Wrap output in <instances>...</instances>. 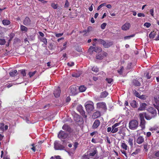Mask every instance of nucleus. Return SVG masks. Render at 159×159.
<instances>
[{"mask_svg":"<svg viewBox=\"0 0 159 159\" xmlns=\"http://www.w3.org/2000/svg\"><path fill=\"white\" fill-rule=\"evenodd\" d=\"M139 126L138 121L135 119H132L130 120L129 124V129L131 130L136 129Z\"/></svg>","mask_w":159,"mask_h":159,"instance_id":"obj_1","label":"nucleus"},{"mask_svg":"<svg viewBox=\"0 0 159 159\" xmlns=\"http://www.w3.org/2000/svg\"><path fill=\"white\" fill-rule=\"evenodd\" d=\"M98 42H99L100 44H102L105 48H109L113 45V42H112L108 41L106 42L102 39H98Z\"/></svg>","mask_w":159,"mask_h":159,"instance_id":"obj_2","label":"nucleus"},{"mask_svg":"<svg viewBox=\"0 0 159 159\" xmlns=\"http://www.w3.org/2000/svg\"><path fill=\"white\" fill-rule=\"evenodd\" d=\"M85 107L86 110L88 113L91 112L94 109V103L93 102L91 101L86 102Z\"/></svg>","mask_w":159,"mask_h":159,"instance_id":"obj_3","label":"nucleus"},{"mask_svg":"<svg viewBox=\"0 0 159 159\" xmlns=\"http://www.w3.org/2000/svg\"><path fill=\"white\" fill-rule=\"evenodd\" d=\"M96 105L97 108L98 109L106 111L107 109L106 104L105 102H99L97 103Z\"/></svg>","mask_w":159,"mask_h":159,"instance_id":"obj_4","label":"nucleus"},{"mask_svg":"<svg viewBox=\"0 0 159 159\" xmlns=\"http://www.w3.org/2000/svg\"><path fill=\"white\" fill-rule=\"evenodd\" d=\"M139 117L140 120V126L141 128V130L143 129L145 127L146 121L144 119V116L143 114H139Z\"/></svg>","mask_w":159,"mask_h":159,"instance_id":"obj_5","label":"nucleus"},{"mask_svg":"<svg viewBox=\"0 0 159 159\" xmlns=\"http://www.w3.org/2000/svg\"><path fill=\"white\" fill-rule=\"evenodd\" d=\"M77 110L83 117L85 118H87V116L85 115V112L83 110V107L81 105H78L77 107Z\"/></svg>","mask_w":159,"mask_h":159,"instance_id":"obj_6","label":"nucleus"},{"mask_svg":"<svg viewBox=\"0 0 159 159\" xmlns=\"http://www.w3.org/2000/svg\"><path fill=\"white\" fill-rule=\"evenodd\" d=\"M148 111L153 117H155L157 116V111L155 109L152 107H150L148 109Z\"/></svg>","mask_w":159,"mask_h":159,"instance_id":"obj_7","label":"nucleus"},{"mask_svg":"<svg viewBox=\"0 0 159 159\" xmlns=\"http://www.w3.org/2000/svg\"><path fill=\"white\" fill-rule=\"evenodd\" d=\"M54 148L57 150H63L65 147L62 145L58 143L56 141L54 143Z\"/></svg>","mask_w":159,"mask_h":159,"instance_id":"obj_8","label":"nucleus"},{"mask_svg":"<svg viewBox=\"0 0 159 159\" xmlns=\"http://www.w3.org/2000/svg\"><path fill=\"white\" fill-rule=\"evenodd\" d=\"M68 136L67 134L62 130H61L58 135V137L61 139H65L67 138Z\"/></svg>","mask_w":159,"mask_h":159,"instance_id":"obj_9","label":"nucleus"},{"mask_svg":"<svg viewBox=\"0 0 159 159\" xmlns=\"http://www.w3.org/2000/svg\"><path fill=\"white\" fill-rule=\"evenodd\" d=\"M120 124V123H115L112 126V130L111 133H115L117 132L118 130V128L116 127L117 126H119Z\"/></svg>","mask_w":159,"mask_h":159,"instance_id":"obj_10","label":"nucleus"},{"mask_svg":"<svg viewBox=\"0 0 159 159\" xmlns=\"http://www.w3.org/2000/svg\"><path fill=\"white\" fill-rule=\"evenodd\" d=\"M74 119L75 122L77 123H79L81 120H82V118L81 116L78 114H75L74 116Z\"/></svg>","mask_w":159,"mask_h":159,"instance_id":"obj_11","label":"nucleus"},{"mask_svg":"<svg viewBox=\"0 0 159 159\" xmlns=\"http://www.w3.org/2000/svg\"><path fill=\"white\" fill-rule=\"evenodd\" d=\"M130 26L131 25L129 23L126 22L122 26L121 29L123 30H127L129 29Z\"/></svg>","mask_w":159,"mask_h":159,"instance_id":"obj_12","label":"nucleus"},{"mask_svg":"<svg viewBox=\"0 0 159 159\" xmlns=\"http://www.w3.org/2000/svg\"><path fill=\"white\" fill-rule=\"evenodd\" d=\"M31 23V21L30 18L28 17H26L23 21L24 24L26 26L30 25Z\"/></svg>","mask_w":159,"mask_h":159,"instance_id":"obj_13","label":"nucleus"},{"mask_svg":"<svg viewBox=\"0 0 159 159\" xmlns=\"http://www.w3.org/2000/svg\"><path fill=\"white\" fill-rule=\"evenodd\" d=\"M61 91L60 88L58 87L56 89H55L54 91V94L56 98H58L59 97Z\"/></svg>","mask_w":159,"mask_h":159,"instance_id":"obj_14","label":"nucleus"},{"mask_svg":"<svg viewBox=\"0 0 159 159\" xmlns=\"http://www.w3.org/2000/svg\"><path fill=\"white\" fill-rule=\"evenodd\" d=\"M100 121L99 120H96L92 125V128L93 129H96L100 125Z\"/></svg>","mask_w":159,"mask_h":159,"instance_id":"obj_15","label":"nucleus"},{"mask_svg":"<svg viewBox=\"0 0 159 159\" xmlns=\"http://www.w3.org/2000/svg\"><path fill=\"white\" fill-rule=\"evenodd\" d=\"M69 90L70 93L72 95H75L77 93L75 88H74L73 87L71 86L69 88Z\"/></svg>","mask_w":159,"mask_h":159,"instance_id":"obj_16","label":"nucleus"},{"mask_svg":"<svg viewBox=\"0 0 159 159\" xmlns=\"http://www.w3.org/2000/svg\"><path fill=\"white\" fill-rule=\"evenodd\" d=\"M144 142V138L141 136H139L136 140V142L139 144L142 143Z\"/></svg>","mask_w":159,"mask_h":159,"instance_id":"obj_17","label":"nucleus"},{"mask_svg":"<svg viewBox=\"0 0 159 159\" xmlns=\"http://www.w3.org/2000/svg\"><path fill=\"white\" fill-rule=\"evenodd\" d=\"M100 112L98 111H97L93 113L92 115V117L94 119H96L100 117Z\"/></svg>","mask_w":159,"mask_h":159,"instance_id":"obj_18","label":"nucleus"},{"mask_svg":"<svg viewBox=\"0 0 159 159\" xmlns=\"http://www.w3.org/2000/svg\"><path fill=\"white\" fill-rule=\"evenodd\" d=\"M139 114H143V116H144V117H145L146 119L147 120H150L152 119V118H154V117H153L152 115L150 116L148 114H147L146 113H140Z\"/></svg>","mask_w":159,"mask_h":159,"instance_id":"obj_19","label":"nucleus"},{"mask_svg":"<svg viewBox=\"0 0 159 159\" xmlns=\"http://www.w3.org/2000/svg\"><path fill=\"white\" fill-rule=\"evenodd\" d=\"M62 128L63 129L68 132H70L71 130L69 126L66 124H64L62 126Z\"/></svg>","mask_w":159,"mask_h":159,"instance_id":"obj_20","label":"nucleus"},{"mask_svg":"<svg viewBox=\"0 0 159 159\" xmlns=\"http://www.w3.org/2000/svg\"><path fill=\"white\" fill-rule=\"evenodd\" d=\"M132 83L134 85L136 86H139L141 85L140 83L136 79H134L133 80Z\"/></svg>","mask_w":159,"mask_h":159,"instance_id":"obj_21","label":"nucleus"},{"mask_svg":"<svg viewBox=\"0 0 159 159\" xmlns=\"http://www.w3.org/2000/svg\"><path fill=\"white\" fill-rule=\"evenodd\" d=\"M17 74V71L16 70H12L9 73L10 76L11 77H13Z\"/></svg>","mask_w":159,"mask_h":159,"instance_id":"obj_22","label":"nucleus"},{"mask_svg":"<svg viewBox=\"0 0 159 159\" xmlns=\"http://www.w3.org/2000/svg\"><path fill=\"white\" fill-rule=\"evenodd\" d=\"M152 74V72L150 71H147L145 74L144 75L146 77V78L149 79H150L151 77V74Z\"/></svg>","mask_w":159,"mask_h":159,"instance_id":"obj_23","label":"nucleus"},{"mask_svg":"<svg viewBox=\"0 0 159 159\" xmlns=\"http://www.w3.org/2000/svg\"><path fill=\"white\" fill-rule=\"evenodd\" d=\"M130 105L133 108L137 107L138 105L135 100L132 101L130 103Z\"/></svg>","mask_w":159,"mask_h":159,"instance_id":"obj_24","label":"nucleus"},{"mask_svg":"<svg viewBox=\"0 0 159 159\" xmlns=\"http://www.w3.org/2000/svg\"><path fill=\"white\" fill-rule=\"evenodd\" d=\"M146 106V104L145 103H142L140 105L139 107L138 108V110L142 111L144 110Z\"/></svg>","mask_w":159,"mask_h":159,"instance_id":"obj_25","label":"nucleus"},{"mask_svg":"<svg viewBox=\"0 0 159 159\" xmlns=\"http://www.w3.org/2000/svg\"><path fill=\"white\" fill-rule=\"evenodd\" d=\"M79 89L80 92H83L85 91L86 88L84 85H81L79 87Z\"/></svg>","mask_w":159,"mask_h":159,"instance_id":"obj_26","label":"nucleus"},{"mask_svg":"<svg viewBox=\"0 0 159 159\" xmlns=\"http://www.w3.org/2000/svg\"><path fill=\"white\" fill-rule=\"evenodd\" d=\"M108 95V93L107 92L104 91L101 93L100 97L102 98H106Z\"/></svg>","mask_w":159,"mask_h":159,"instance_id":"obj_27","label":"nucleus"},{"mask_svg":"<svg viewBox=\"0 0 159 159\" xmlns=\"http://www.w3.org/2000/svg\"><path fill=\"white\" fill-rule=\"evenodd\" d=\"M156 35V32L154 31H152L149 35L150 39H153Z\"/></svg>","mask_w":159,"mask_h":159,"instance_id":"obj_28","label":"nucleus"},{"mask_svg":"<svg viewBox=\"0 0 159 159\" xmlns=\"http://www.w3.org/2000/svg\"><path fill=\"white\" fill-rule=\"evenodd\" d=\"M2 23L4 25H8L10 24V21L8 20H3L2 21Z\"/></svg>","mask_w":159,"mask_h":159,"instance_id":"obj_29","label":"nucleus"},{"mask_svg":"<svg viewBox=\"0 0 159 159\" xmlns=\"http://www.w3.org/2000/svg\"><path fill=\"white\" fill-rule=\"evenodd\" d=\"M121 147L125 150H127L128 146L127 144L125 143H123L121 144Z\"/></svg>","mask_w":159,"mask_h":159,"instance_id":"obj_30","label":"nucleus"},{"mask_svg":"<svg viewBox=\"0 0 159 159\" xmlns=\"http://www.w3.org/2000/svg\"><path fill=\"white\" fill-rule=\"evenodd\" d=\"M128 142L129 144V145L131 147H133V138H129L128 140Z\"/></svg>","mask_w":159,"mask_h":159,"instance_id":"obj_31","label":"nucleus"},{"mask_svg":"<svg viewBox=\"0 0 159 159\" xmlns=\"http://www.w3.org/2000/svg\"><path fill=\"white\" fill-rule=\"evenodd\" d=\"M98 152L97 151L96 149H95L92 152H90L89 153V156L94 157L95 155Z\"/></svg>","mask_w":159,"mask_h":159,"instance_id":"obj_32","label":"nucleus"},{"mask_svg":"<svg viewBox=\"0 0 159 159\" xmlns=\"http://www.w3.org/2000/svg\"><path fill=\"white\" fill-rule=\"evenodd\" d=\"M20 28V30L22 31L27 32L28 30L27 28L23 25H21Z\"/></svg>","mask_w":159,"mask_h":159,"instance_id":"obj_33","label":"nucleus"},{"mask_svg":"<svg viewBox=\"0 0 159 159\" xmlns=\"http://www.w3.org/2000/svg\"><path fill=\"white\" fill-rule=\"evenodd\" d=\"M6 43L5 39H0V45H4Z\"/></svg>","mask_w":159,"mask_h":159,"instance_id":"obj_34","label":"nucleus"},{"mask_svg":"<svg viewBox=\"0 0 159 159\" xmlns=\"http://www.w3.org/2000/svg\"><path fill=\"white\" fill-rule=\"evenodd\" d=\"M135 95L137 97L139 98H142V96H144V95H140L139 93L137 92L136 91H135L134 93Z\"/></svg>","mask_w":159,"mask_h":159,"instance_id":"obj_35","label":"nucleus"},{"mask_svg":"<svg viewBox=\"0 0 159 159\" xmlns=\"http://www.w3.org/2000/svg\"><path fill=\"white\" fill-rule=\"evenodd\" d=\"M81 159H90V158L88 154H84L81 157Z\"/></svg>","mask_w":159,"mask_h":159,"instance_id":"obj_36","label":"nucleus"},{"mask_svg":"<svg viewBox=\"0 0 159 159\" xmlns=\"http://www.w3.org/2000/svg\"><path fill=\"white\" fill-rule=\"evenodd\" d=\"M140 151V149H136L134 152H133L131 154V155L134 156V155H136Z\"/></svg>","mask_w":159,"mask_h":159,"instance_id":"obj_37","label":"nucleus"},{"mask_svg":"<svg viewBox=\"0 0 159 159\" xmlns=\"http://www.w3.org/2000/svg\"><path fill=\"white\" fill-rule=\"evenodd\" d=\"M37 71L35 70L33 72H30L28 73V75L30 78H31L36 73Z\"/></svg>","mask_w":159,"mask_h":159,"instance_id":"obj_38","label":"nucleus"},{"mask_svg":"<svg viewBox=\"0 0 159 159\" xmlns=\"http://www.w3.org/2000/svg\"><path fill=\"white\" fill-rule=\"evenodd\" d=\"M51 6L54 9H57L58 7V4H55V3H52Z\"/></svg>","mask_w":159,"mask_h":159,"instance_id":"obj_39","label":"nucleus"},{"mask_svg":"<svg viewBox=\"0 0 159 159\" xmlns=\"http://www.w3.org/2000/svg\"><path fill=\"white\" fill-rule=\"evenodd\" d=\"M96 58L97 59L102 60L103 58V56L101 54H99L96 56Z\"/></svg>","mask_w":159,"mask_h":159,"instance_id":"obj_40","label":"nucleus"},{"mask_svg":"<svg viewBox=\"0 0 159 159\" xmlns=\"http://www.w3.org/2000/svg\"><path fill=\"white\" fill-rule=\"evenodd\" d=\"M20 73L22 75L23 77H24L26 76V73L25 70L23 69L22 70H20Z\"/></svg>","mask_w":159,"mask_h":159,"instance_id":"obj_41","label":"nucleus"},{"mask_svg":"<svg viewBox=\"0 0 159 159\" xmlns=\"http://www.w3.org/2000/svg\"><path fill=\"white\" fill-rule=\"evenodd\" d=\"M134 34H132L130 35L126 36L124 37V39L125 40L129 39L131 38L134 37Z\"/></svg>","mask_w":159,"mask_h":159,"instance_id":"obj_42","label":"nucleus"},{"mask_svg":"<svg viewBox=\"0 0 159 159\" xmlns=\"http://www.w3.org/2000/svg\"><path fill=\"white\" fill-rule=\"evenodd\" d=\"M92 70L95 72H97L99 71L98 68L95 66H93L92 68Z\"/></svg>","mask_w":159,"mask_h":159,"instance_id":"obj_43","label":"nucleus"},{"mask_svg":"<svg viewBox=\"0 0 159 159\" xmlns=\"http://www.w3.org/2000/svg\"><path fill=\"white\" fill-rule=\"evenodd\" d=\"M151 25V24L149 22L145 23L143 25L144 26L146 27L147 28L149 27Z\"/></svg>","mask_w":159,"mask_h":159,"instance_id":"obj_44","label":"nucleus"},{"mask_svg":"<svg viewBox=\"0 0 159 159\" xmlns=\"http://www.w3.org/2000/svg\"><path fill=\"white\" fill-rule=\"evenodd\" d=\"M93 30V28L92 26H89L87 30V32H89Z\"/></svg>","mask_w":159,"mask_h":159,"instance_id":"obj_45","label":"nucleus"},{"mask_svg":"<svg viewBox=\"0 0 159 159\" xmlns=\"http://www.w3.org/2000/svg\"><path fill=\"white\" fill-rule=\"evenodd\" d=\"M107 23H103L101 25V28L102 29L104 30L105 29L106 26L107 25Z\"/></svg>","mask_w":159,"mask_h":159,"instance_id":"obj_46","label":"nucleus"},{"mask_svg":"<svg viewBox=\"0 0 159 159\" xmlns=\"http://www.w3.org/2000/svg\"><path fill=\"white\" fill-rule=\"evenodd\" d=\"M41 41L43 42L46 45L47 43V39L45 38H42L41 39Z\"/></svg>","mask_w":159,"mask_h":159,"instance_id":"obj_47","label":"nucleus"},{"mask_svg":"<svg viewBox=\"0 0 159 159\" xmlns=\"http://www.w3.org/2000/svg\"><path fill=\"white\" fill-rule=\"evenodd\" d=\"M106 80L109 84H111L113 81V79L111 78H106Z\"/></svg>","mask_w":159,"mask_h":159,"instance_id":"obj_48","label":"nucleus"},{"mask_svg":"<svg viewBox=\"0 0 159 159\" xmlns=\"http://www.w3.org/2000/svg\"><path fill=\"white\" fill-rule=\"evenodd\" d=\"M69 6V3L67 0H66L64 5V7L67 8Z\"/></svg>","mask_w":159,"mask_h":159,"instance_id":"obj_49","label":"nucleus"},{"mask_svg":"<svg viewBox=\"0 0 159 159\" xmlns=\"http://www.w3.org/2000/svg\"><path fill=\"white\" fill-rule=\"evenodd\" d=\"M16 84H14L12 83H10L7 84V87L8 88H10V87H11L13 85H15Z\"/></svg>","mask_w":159,"mask_h":159,"instance_id":"obj_50","label":"nucleus"},{"mask_svg":"<svg viewBox=\"0 0 159 159\" xmlns=\"http://www.w3.org/2000/svg\"><path fill=\"white\" fill-rule=\"evenodd\" d=\"M138 16L139 17H144L145 16V15L143 13H138L137 14Z\"/></svg>","mask_w":159,"mask_h":159,"instance_id":"obj_51","label":"nucleus"},{"mask_svg":"<svg viewBox=\"0 0 159 159\" xmlns=\"http://www.w3.org/2000/svg\"><path fill=\"white\" fill-rule=\"evenodd\" d=\"M31 146L32 147L31 148V149L33 150V151L34 152H35L36 151L35 148L34 146V143H33L31 144Z\"/></svg>","mask_w":159,"mask_h":159,"instance_id":"obj_52","label":"nucleus"},{"mask_svg":"<svg viewBox=\"0 0 159 159\" xmlns=\"http://www.w3.org/2000/svg\"><path fill=\"white\" fill-rule=\"evenodd\" d=\"M75 49L76 50H77V51L79 52H82V48L80 47H79L78 46L76 47Z\"/></svg>","mask_w":159,"mask_h":159,"instance_id":"obj_53","label":"nucleus"},{"mask_svg":"<svg viewBox=\"0 0 159 159\" xmlns=\"http://www.w3.org/2000/svg\"><path fill=\"white\" fill-rule=\"evenodd\" d=\"M155 102L156 105L159 106V100H158L157 98H154Z\"/></svg>","mask_w":159,"mask_h":159,"instance_id":"obj_54","label":"nucleus"},{"mask_svg":"<svg viewBox=\"0 0 159 159\" xmlns=\"http://www.w3.org/2000/svg\"><path fill=\"white\" fill-rule=\"evenodd\" d=\"M78 144L79 143L77 142H75L74 143V146L75 150L77 148Z\"/></svg>","mask_w":159,"mask_h":159,"instance_id":"obj_55","label":"nucleus"},{"mask_svg":"<svg viewBox=\"0 0 159 159\" xmlns=\"http://www.w3.org/2000/svg\"><path fill=\"white\" fill-rule=\"evenodd\" d=\"M150 14L152 16L154 17V9H151L150 10Z\"/></svg>","mask_w":159,"mask_h":159,"instance_id":"obj_56","label":"nucleus"},{"mask_svg":"<svg viewBox=\"0 0 159 159\" xmlns=\"http://www.w3.org/2000/svg\"><path fill=\"white\" fill-rule=\"evenodd\" d=\"M143 147L144 149H145L146 151H147L148 150V144L147 143L144 144Z\"/></svg>","mask_w":159,"mask_h":159,"instance_id":"obj_57","label":"nucleus"},{"mask_svg":"<svg viewBox=\"0 0 159 159\" xmlns=\"http://www.w3.org/2000/svg\"><path fill=\"white\" fill-rule=\"evenodd\" d=\"M96 48H95L94 47L91 46L89 47V51H92V52L93 51L94 49Z\"/></svg>","mask_w":159,"mask_h":159,"instance_id":"obj_58","label":"nucleus"},{"mask_svg":"<svg viewBox=\"0 0 159 159\" xmlns=\"http://www.w3.org/2000/svg\"><path fill=\"white\" fill-rule=\"evenodd\" d=\"M63 35V33H59V34H55V36L57 37H60Z\"/></svg>","mask_w":159,"mask_h":159,"instance_id":"obj_59","label":"nucleus"},{"mask_svg":"<svg viewBox=\"0 0 159 159\" xmlns=\"http://www.w3.org/2000/svg\"><path fill=\"white\" fill-rule=\"evenodd\" d=\"M154 155L157 157H159V151H156Z\"/></svg>","mask_w":159,"mask_h":159,"instance_id":"obj_60","label":"nucleus"},{"mask_svg":"<svg viewBox=\"0 0 159 159\" xmlns=\"http://www.w3.org/2000/svg\"><path fill=\"white\" fill-rule=\"evenodd\" d=\"M154 107L156 108L158 111V114L159 115V106L156 105L155 104H153Z\"/></svg>","mask_w":159,"mask_h":159,"instance_id":"obj_61","label":"nucleus"},{"mask_svg":"<svg viewBox=\"0 0 159 159\" xmlns=\"http://www.w3.org/2000/svg\"><path fill=\"white\" fill-rule=\"evenodd\" d=\"M132 64L131 63H129L127 66V69H130L131 68V66Z\"/></svg>","mask_w":159,"mask_h":159,"instance_id":"obj_62","label":"nucleus"},{"mask_svg":"<svg viewBox=\"0 0 159 159\" xmlns=\"http://www.w3.org/2000/svg\"><path fill=\"white\" fill-rule=\"evenodd\" d=\"M121 152L122 153L124 154L126 157H127V154L126 153V152L125 151L121 150Z\"/></svg>","mask_w":159,"mask_h":159,"instance_id":"obj_63","label":"nucleus"},{"mask_svg":"<svg viewBox=\"0 0 159 159\" xmlns=\"http://www.w3.org/2000/svg\"><path fill=\"white\" fill-rule=\"evenodd\" d=\"M93 4H92L89 7V11H91L93 10Z\"/></svg>","mask_w":159,"mask_h":159,"instance_id":"obj_64","label":"nucleus"}]
</instances>
